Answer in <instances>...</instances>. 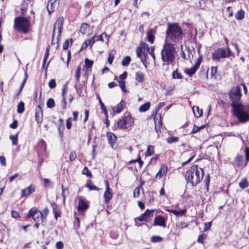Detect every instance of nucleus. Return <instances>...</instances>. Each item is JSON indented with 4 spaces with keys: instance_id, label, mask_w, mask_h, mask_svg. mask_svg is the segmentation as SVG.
<instances>
[{
    "instance_id": "f257e3e1",
    "label": "nucleus",
    "mask_w": 249,
    "mask_h": 249,
    "mask_svg": "<svg viewBox=\"0 0 249 249\" xmlns=\"http://www.w3.org/2000/svg\"><path fill=\"white\" fill-rule=\"evenodd\" d=\"M241 90V87L237 86L231 89L229 96L232 102L233 115L240 122L245 123L249 121V106H244L239 102L242 95Z\"/></svg>"
},
{
    "instance_id": "f03ea898",
    "label": "nucleus",
    "mask_w": 249,
    "mask_h": 249,
    "mask_svg": "<svg viewBox=\"0 0 249 249\" xmlns=\"http://www.w3.org/2000/svg\"><path fill=\"white\" fill-rule=\"evenodd\" d=\"M165 43L174 44L180 41L182 38L183 32L181 28L176 23H168L166 31Z\"/></svg>"
},
{
    "instance_id": "7ed1b4c3",
    "label": "nucleus",
    "mask_w": 249,
    "mask_h": 249,
    "mask_svg": "<svg viewBox=\"0 0 249 249\" xmlns=\"http://www.w3.org/2000/svg\"><path fill=\"white\" fill-rule=\"evenodd\" d=\"M203 176V169L194 165L186 171L185 177L188 183H190L192 186H195L200 182Z\"/></svg>"
},
{
    "instance_id": "20e7f679",
    "label": "nucleus",
    "mask_w": 249,
    "mask_h": 249,
    "mask_svg": "<svg viewBox=\"0 0 249 249\" xmlns=\"http://www.w3.org/2000/svg\"><path fill=\"white\" fill-rule=\"evenodd\" d=\"M176 48L174 44L165 43L161 52V59L167 65L172 64L175 58Z\"/></svg>"
},
{
    "instance_id": "39448f33",
    "label": "nucleus",
    "mask_w": 249,
    "mask_h": 249,
    "mask_svg": "<svg viewBox=\"0 0 249 249\" xmlns=\"http://www.w3.org/2000/svg\"><path fill=\"white\" fill-rule=\"evenodd\" d=\"M15 28L23 33H27L30 27L29 20L24 17H17L14 20Z\"/></svg>"
},
{
    "instance_id": "423d86ee",
    "label": "nucleus",
    "mask_w": 249,
    "mask_h": 249,
    "mask_svg": "<svg viewBox=\"0 0 249 249\" xmlns=\"http://www.w3.org/2000/svg\"><path fill=\"white\" fill-rule=\"evenodd\" d=\"M27 216L32 217L36 222H38L40 220L43 222L46 219V215H44L41 212L38 211L36 208H32Z\"/></svg>"
},
{
    "instance_id": "0eeeda50",
    "label": "nucleus",
    "mask_w": 249,
    "mask_h": 249,
    "mask_svg": "<svg viewBox=\"0 0 249 249\" xmlns=\"http://www.w3.org/2000/svg\"><path fill=\"white\" fill-rule=\"evenodd\" d=\"M133 119L130 115L124 116L117 121V126L121 129H127L133 123Z\"/></svg>"
},
{
    "instance_id": "6e6552de",
    "label": "nucleus",
    "mask_w": 249,
    "mask_h": 249,
    "mask_svg": "<svg viewBox=\"0 0 249 249\" xmlns=\"http://www.w3.org/2000/svg\"><path fill=\"white\" fill-rule=\"evenodd\" d=\"M226 50L224 48H218L213 53L212 58L213 60L219 61L221 58L226 57Z\"/></svg>"
},
{
    "instance_id": "1a4fd4ad",
    "label": "nucleus",
    "mask_w": 249,
    "mask_h": 249,
    "mask_svg": "<svg viewBox=\"0 0 249 249\" xmlns=\"http://www.w3.org/2000/svg\"><path fill=\"white\" fill-rule=\"evenodd\" d=\"M154 212L153 210H150L147 209L143 213L136 218V220H138L139 221L148 222L150 218L153 217Z\"/></svg>"
},
{
    "instance_id": "9d476101",
    "label": "nucleus",
    "mask_w": 249,
    "mask_h": 249,
    "mask_svg": "<svg viewBox=\"0 0 249 249\" xmlns=\"http://www.w3.org/2000/svg\"><path fill=\"white\" fill-rule=\"evenodd\" d=\"M63 21L64 18L63 17H60L57 18L53 26V37L54 36V32L56 30H58V37L60 36L62 32V27Z\"/></svg>"
},
{
    "instance_id": "9b49d317",
    "label": "nucleus",
    "mask_w": 249,
    "mask_h": 249,
    "mask_svg": "<svg viewBox=\"0 0 249 249\" xmlns=\"http://www.w3.org/2000/svg\"><path fill=\"white\" fill-rule=\"evenodd\" d=\"M105 183L106 185V191L104 194V198L105 202L108 203L112 197V193L111 192V189L109 187L108 181L106 180Z\"/></svg>"
},
{
    "instance_id": "f8f14e48",
    "label": "nucleus",
    "mask_w": 249,
    "mask_h": 249,
    "mask_svg": "<svg viewBox=\"0 0 249 249\" xmlns=\"http://www.w3.org/2000/svg\"><path fill=\"white\" fill-rule=\"evenodd\" d=\"M200 59L201 58L198 59L195 65L190 69H186L184 71L185 73L188 75L190 77L192 76L194 74H195L196 70L199 67L201 63Z\"/></svg>"
},
{
    "instance_id": "ddd939ff",
    "label": "nucleus",
    "mask_w": 249,
    "mask_h": 249,
    "mask_svg": "<svg viewBox=\"0 0 249 249\" xmlns=\"http://www.w3.org/2000/svg\"><path fill=\"white\" fill-rule=\"evenodd\" d=\"M153 225L154 226H159L165 228L166 226L165 218L161 215L156 216L154 218Z\"/></svg>"
},
{
    "instance_id": "4468645a",
    "label": "nucleus",
    "mask_w": 249,
    "mask_h": 249,
    "mask_svg": "<svg viewBox=\"0 0 249 249\" xmlns=\"http://www.w3.org/2000/svg\"><path fill=\"white\" fill-rule=\"evenodd\" d=\"M125 106V102L122 100L119 104L117 105L115 107H111V110L110 113L112 116H114L116 113H120L123 109L124 107Z\"/></svg>"
},
{
    "instance_id": "2eb2a0df",
    "label": "nucleus",
    "mask_w": 249,
    "mask_h": 249,
    "mask_svg": "<svg viewBox=\"0 0 249 249\" xmlns=\"http://www.w3.org/2000/svg\"><path fill=\"white\" fill-rule=\"evenodd\" d=\"M36 120L38 124H40L43 120V111L40 105L36 108Z\"/></svg>"
},
{
    "instance_id": "dca6fc26",
    "label": "nucleus",
    "mask_w": 249,
    "mask_h": 249,
    "mask_svg": "<svg viewBox=\"0 0 249 249\" xmlns=\"http://www.w3.org/2000/svg\"><path fill=\"white\" fill-rule=\"evenodd\" d=\"M80 32L83 35H90L92 32V28L86 23H83L80 28Z\"/></svg>"
},
{
    "instance_id": "f3484780",
    "label": "nucleus",
    "mask_w": 249,
    "mask_h": 249,
    "mask_svg": "<svg viewBox=\"0 0 249 249\" xmlns=\"http://www.w3.org/2000/svg\"><path fill=\"white\" fill-rule=\"evenodd\" d=\"M93 64V61L92 60H90L87 58L85 59V64L83 67V70L85 71L84 76H86L87 73L90 71Z\"/></svg>"
},
{
    "instance_id": "a211bd4d",
    "label": "nucleus",
    "mask_w": 249,
    "mask_h": 249,
    "mask_svg": "<svg viewBox=\"0 0 249 249\" xmlns=\"http://www.w3.org/2000/svg\"><path fill=\"white\" fill-rule=\"evenodd\" d=\"M35 190V187L31 185L28 186L27 188H25L21 191V197H25L27 196L32 193H33Z\"/></svg>"
},
{
    "instance_id": "6ab92c4d",
    "label": "nucleus",
    "mask_w": 249,
    "mask_h": 249,
    "mask_svg": "<svg viewBox=\"0 0 249 249\" xmlns=\"http://www.w3.org/2000/svg\"><path fill=\"white\" fill-rule=\"evenodd\" d=\"M142 48H143L144 50H145L146 49H148L147 44L143 43L141 44V46L137 47L136 51L137 55L138 57H141V56L143 54V52H144L142 51Z\"/></svg>"
},
{
    "instance_id": "aec40b11",
    "label": "nucleus",
    "mask_w": 249,
    "mask_h": 249,
    "mask_svg": "<svg viewBox=\"0 0 249 249\" xmlns=\"http://www.w3.org/2000/svg\"><path fill=\"white\" fill-rule=\"evenodd\" d=\"M107 135L109 143L112 147H113L115 141L117 140L116 136L113 133L111 132H107Z\"/></svg>"
},
{
    "instance_id": "412c9836",
    "label": "nucleus",
    "mask_w": 249,
    "mask_h": 249,
    "mask_svg": "<svg viewBox=\"0 0 249 249\" xmlns=\"http://www.w3.org/2000/svg\"><path fill=\"white\" fill-rule=\"evenodd\" d=\"M88 208V204L82 199H80L78 201V210L79 211H82Z\"/></svg>"
},
{
    "instance_id": "4be33fe9",
    "label": "nucleus",
    "mask_w": 249,
    "mask_h": 249,
    "mask_svg": "<svg viewBox=\"0 0 249 249\" xmlns=\"http://www.w3.org/2000/svg\"><path fill=\"white\" fill-rule=\"evenodd\" d=\"M29 0H23L21 4L20 10L22 15H24L26 12L27 8L29 3Z\"/></svg>"
},
{
    "instance_id": "5701e85b",
    "label": "nucleus",
    "mask_w": 249,
    "mask_h": 249,
    "mask_svg": "<svg viewBox=\"0 0 249 249\" xmlns=\"http://www.w3.org/2000/svg\"><path fill=\"white\" fill-rule=\"evenodd\" d=\"M162 125L161 117L159 119H155V128L157 133L161 131V128Z\"/></svg>"
},
{
    "instance_id": "b1692460",
    "label": "nucleus",
    "mask_w": 249,
    "mask_h": 249,
    "mask_svg": "<svg viewBox=\"0 0 249 249\" xmlns=\"http://www.w3.org/2000/svg\"><path fill=\"white\" fill-rule=\"evenodd\" d=\"M243 157L242 155H238L235 159L233 161V164L237 167H240L243 162Z\"/></svg>"
},
{
    "instance_id": "393cba45",
    "label": "nucleus",
    "mask_w": 249,
    "mask_h": 249,
    "mask_svg": "<svg viewBox=\"0 0 249 249\" xmlns=\"http://www.w3.org/2000/svg\"><path fill=\"white\" fill-rule=\"evenodd\" d=\"M144 80V74L142 71H137L135 73V80L139 83H142Z\"/></svg>"
},
{
    "instance_id": "a878e982",
    "label": "nucleus",
    "mask_w": 249,
    "mask_h": 249,
    "mask_svg": "<svg viewBox=\"0 0 249 249\" xmlns=\"http://www.w3.org/2000/svg\"><path fill=\"white\" fill-rule=\"evenodd\" d=\"M167 211L169 212V213H173L177 216H183L185 214L186 212V209H182L181 210L178 211H176L175 210L171 209L168 210Z\"/></svg>"
},
{
    "instance_id": "bb28decb",
    "label": "nucleus",
    "mask_w": 249,
    "mask_h": 249,
    "mask_svg": "<svg viewBox=\"0 0 249 249\" xmlns=\"http://www.w3.org/2000/svg\"><path fill=\"white\" fill-rule=\"evenodd\" d=\"M64 124L63 122V120L62 118H60L58 121V125L57 126V129L59 131V133L61 136H62L63 130H64Z\"/></svg>"
},
{
    "instance_id": "cd10ccee",
    "label": "nucleus",
    "mask_w": 249,
    "mask_h": 249,
    "mask_svg": "<svg viewBox=\"0 0 249 249\" xmlns=\"http://www.w3.org/2000/svg\"><path fill=\"white\" fill-rule=\"evenodd\" d=\"M86 187L88 188L89 189L91 190H95V191H99L100 189L97 187H96L95 185L93 184L92 181L90 180H88L87 181V183L86 185Z\"/></svg>"
},
{
    "instance_id": "c85d7f7f",
    "label": "nucleus",
    "mask_w": 249,
    "mask_h": 249,
    "mask_svg": "<svg viewBox=\"0 0 249 249\" xmlns=\"http://www.w3.org/2000/svg\"><path fill=\"white\" fill-rule=\"evenodd\" d=\"M192 109L196 117L199 118L202 115V110L199 109L198 107H194Z\"/></svg>"
},
{
    "instance_id": "c756f323",
    "label": "nucleus",
    "mask_w": 249,
    "mask_h": 249,
    "mask_svg": "<svg viewBox=\"0 0 249 249\" xmlns=\"http://www.w3.org/2000/svg\"><path fill=\"white\" fill-rule=\"evenodd\" d=\"M150 103L149 102H146L142 105L139 108V111L141 112H143L147 110L150 107Z\"/></svg>"
},
{
    "instance_id": "7c9ffc66",
    "label": "nucleus",
    "mask_w": 249,
    "mask_h": 249,
    "mask_svg": "<svg viewBox=\"0 0 249 249\" xmlns=\"http://www.w3.org/2000/svg\"><path fill=\"white\" fill-rule=\"evenodd\" d=\"M240 188L244 189L249 186V182L246 178H243L239 183Z\"/></svg>"
},
{
    "instance_id": "2f4dec72",
    "label": "nucleus",
    "mask_w": 249,
    "mask_h": 249,
    "mask_svg": "<svg viewBox=\"0 0 249 249\" xmlns=\"http://www.w3.org/2000/svg\"><path fill=\"white\" fill-rule=\"evenodd\" d=\"M235 18L238 20L242 19L245 17V12L243 10H240L235 14Z\"/></svg>"
},
{
    "instance_id": "473e14b6",
    "label": "nucleus",
    "mask_w": 249,
    "mask_h": 249,
    "mask_svg": "<svg viewBox=\"0 0 249 249\" xmlns=\"http://www.w3.org/2000/svg\"><path fill=\"white\" fill-rule=\"evenodd\" d=\"M65 92H66V89L64 87V88L62 89V96H63V100L62 101V103H61L62 108L63 110L65 109L66 108V98L65 97Z\"/></svg>"
},
{
    "instance_id": "72a5a7b5",
    "label": "nucleus",
    "mask_w": 249,
    "mask_h": 249,
    "mask_svg": "<svg viewBox=\"0 0 249 249\" xmlns=\"http://www.w3.org/2000/svg\"><path fill=\"white\" fill-rule=\"evenodd\" d=\"M147 40L151 43H153L154 40V35L152 30H149L147 33Z\"/></svg>"
},
{
    "instance_id": "f704fd0d",
    "label": "nucleus",
    "mask_w": 249,
    "mask_h": 249,
    "mask_svg": "<svg viewBox=\"0 0 249 249\" xmlns=\"http://www.w3.org/2000/svg\"><path fill=\"white\" fill-rule=\"evenodd\" d=\"M24 111V103L21 101L20 102L18 105V107H17V112L18 113H22Z\"/></svg>"
},
{
    "instance_id": "c9c22d12",
    "label": "nucleus",
    "mask_w": 249,
    "mask_h": 249,
    "mask_svg": "<svg viewBox=\"0 0 249 249\" xmlns=\"http://www.w3.org/2000/svg\"><path fill=\"white\" fill-rule=\"evenodd\" d=\"M130 61H131L130 57L129 56H126L123 58V59L122 61V65L123 66H127L129 65Z\"/></svg>"
},
{
    "instance_id": "e433bc0d",
    "label": "nucleus",
    "mask_w": 249,
    "mask_h": 249,
    "mask_svg": "<svg viewBox=\"0 0 249 249\" xmlns=\"http://www.w3.org/2000/svg\"><path fill=\"white\" fill-rule=\"evenodd\" d=\"M18 133L15 135H11L10 139L12 141L13 145H16L18 144Z\"/></svg>"
},
{
    "instance_id": "4c0bfd02",
    "label": "nucleus",
    "mask_w": 249,
    "mask_h": 249,
    "mask_svg": "<svg viewBox=\"0 0 249 249\" xmlns=\"http://www.w3.org/2000/svg\"><path fill=\"white\" fill-rule=\"evenodd\" d=\"M143 190V188L141 185L136 187L133 191L134 197H138L140 194V190Z\"/></svg>"
},
{
    "instance_id": "58836bf2",
    "label": "nucleus",
    "mask_w": 249,
    "mask_h": 249,
    "mask_svg": "<svg viewBox=\"0 0 249 249\" xmlns=\"http://www.w3.org/2000/svg\"><path fill=\"white\" fill-rule=\"evenodd\" d=\"M47 107L48 108H53L55 106V102L53 98H49L46 103Z\"/></svg>"
},
{
    "instance_id": "ea45409f",
    "label": "nucleus",
    "mask_w": 249,
    "mask_h": 249,
    "mask_svg": "<svg viewBox=\"0 0 249 249\" xmlns=\"http://www.w3.org/2000/svg\"><path fill=\"white\" fill-rule=\"evenodd\" d=\"M154 153V147L152 146H148L145 153V156H150Z\"/></svg>"
},
{
    "instance_id": "a19ab883",
    "label": "nucleus",
    "mask_w": 249,
    "mask_h": 249,
    "mask_svg": "<svg viewBox=\"0 0 249 249\" xmlns=\"http://www.w3.org/2000/svg\"><path fill=\"white\" fill-rule=\"evenodd\" d=\"M62 195L63 198V202L65 203L66 196L68 194V191L67 190V188H64V186L63 185H62Z\"/></svg>"
},
{
    "instance_id": "79ce46f5",
    "label": "nucleus",
    "mask_w": 249,
    "mask_h": 249,
    "mask_svg": "<svg viewBox=\"0 0 249 249\" xmlns=\"http://www.w3.org/2000/svg\"><path fill=\"white\" fill-rule=\"evenodd\" d=\"M162 240V238L159 236H153L151 238V241L153 243L160 242Z\"/></svg>"
},
{
    "instance_id": "37998d69",
    "label": "nucleus",
    "mask_w": 249,
    "mask_h": 249,
    "mask_svg": "<svg viewBox=\"0 0 249 249\" xmlns=\"http://www.w3.org/2000/svg\"><path fill=\"white\" fill-rule=\"evenodd\" d=\"M81 68L80 66H78L76 69V71H75V78L76 80V82H78L80 79V71H81Z\"/></svg>"
},
{
    "instance_id": "c03bdc74",
    "label": "nucleus",
    "mask_w": 249,
    "mask_h": 249,
    "mask_svg": "<svg viewBox=\"0 0 249 249\" xmlns=\"http://www.w3.org/2000/svg\"><path fill=\"white\" fill-rule=\"evenodd\" d=\"M82 174L86 175L87 177H91L92 175L89 169L87 167H85L82 170Z\"/></svg>"
},
{
    "instance_id": "a18cd8bd",
    "label": "nucleus",
    "mask_w": 249,
    "mask_h": 249,
    "mask_svg": "<svg viewBox=\"0 0 249 249\" xmlns=\"http://www.w3.org/2000/svg\"><path fill=\"white\" fill-rule=\"evenodd\" d=\"M207 235L205 234H202L199 235L197 239V242L200 243H203L205 239L206 238Z\"/></svg>"
},
{
    "instance_id": "49530a36",
    "label": "nucleus",
    "mask_w": 249,
    "mask_h": 249,
    "mask_svg": "<svg viewBox=\"0 0 249 249\" xmlns=\"http://www.w3.org/2000/svg\"><path fill=\"white\" fill-rule=\"evenodd\" d=\"M119 86L122 90L124 92H126L127 90L125 89V82L123 80L119 81Z\"/></svg>"
},
{
    "instance_id": "de8ad7c7",
    "label": "nucleus",
    "mask_w": 249,
    "mask_h": 249,
    "mask_svg": "<svg viewBox=\"0 0 249 249\" xmlns=\"http://www.w3.org/2000/svg\"><path fill=\"white\" fill-rule=\"evenodd\" d=\"M178 140V138L174 136L169 137L167 138V142L170 143L174 142H176Z\"/></svg>"
},
{
    "instance_id": "09e8293b",
    "label": "nucleus",
    "mask_w": 249,
    "mask_h": 249,
    "mask_svg": "<svg viewBox=\"0 0 249 249\" xmlns=\"http://www.w3.org/2000/svg\"><path fill=\"white\" fill-rule=\"evenodd\" d=\"M210 180V178L209 175H208L207 176H206L205 177V180H204V182L205 183V186H206V189L207 191H208V189H209Z\"/></svg>"
},
{
    "instance_id": "8fccbe9b",
    "label": "nucleus",
    "mask_w": 249,
    "mask_h": 249,
    "mask_svg": "<svg viewBox=\"0 0 249 249\" xmlns=\"http://www.w3.org/2000/svg\"><path fill=\"white\" fill-rule=\"evenodd\" d=\"M245 155H246V163L245 164V166L248 164V162L249 161V147H247L245 148Z\"/></svg>"
},
{
    "instance_id": "3c124183",
    "label": "nucleus",
    "mask_w": 249,
    "mask_h": 249,
    "mask_svg": "<svg viewBox=\"0 0 249 249\" xmlns=\"http://www.w3.org/2000/svg\"><path fill=\"white\" fill-rule=\"evenodd\" d=\"M159 172H160L162 175H165L167 172V167L165 165H162Z\"/></svg>"
},
{
    "instance_id": "603ef678",
    "label": "nucleus",
    "mask_w": 249,
    "mask_h": 249,
    "mask_svg": "<svg viewBox=\"0 0 249 249\" xmlns=\"http://www.w3.org/2000/svg\"><path fill=\"white\" fill-rule=\"evenodd\" d=\"M173 78L174 79H181L182 76L181 74L178 73L177 71H174L172 73Z\"/></svg>"
},
{
    "instance_id": "864d4df0",
    "label": "nucleus",
    "mask_w": 249,
    "mask_h": 249,
    "mask_svg": "<svg viewBox=\"0 0 249 249\" xmlns=\"http://www.w3.org/2000/svg\"><path fill=\"white\" fill-rule=\"evenodd\" d=\"M49 87L50 89H53L56 86V83L55 80L54 79H51L49 83H48Z\"/></svg>"
},
{
    "instance_id": "5fc2aeb1",
    "label": "nucleus",
    "mask_w": 249,
    "mask_h": 249,
    "mask_svg": "<svg viewBox=\"0 0 249 249\" xmlns=\"http://www.w3.org/2000/svg\"><path fill=\"white\" fill-rule=\"evenodd\" d=\"M76 152L72 151L70 153L69 159L71 161H73L76 159Z\"/></svg>"
},
{
    "instance_id": "6e6d98bb",
    "label": "nucleus",
    "mask_w": 249,
    "mask_h": 249,
    "mask_svg": "<svg viewBox=\"0 0 249 249\" xmlns=\"http://www.w3.org/2000/svg\"><path fill=\"white\" fill-rule=\"evenodd\" d=\"M72 121V118L71 117H69L67 121H66V127L67 129H71V122Z\"/></svg>"
},
{
    "instance_id": "4d7b16f0",
    "label": "nucleus",
    "mask_w": 249,
    "mask_h": 249,
    "mask_svg": "<svg viewBox=\"0 0 249 249\" xmlns=\"http://www.w3.org/2000/svg\"><path fill=\"white\" fill-rule=\"evenodd\" d=\"M114 58V54L110 53L108 55V59H107L108 63L110 64H111L112 63V61L113 60Z\"/></svg>"
},
{
    "instance_id": "13d9d810",
    "label": "nucleus",
    "mask_w": 249,
    "mask_h": 249,
    "mask_svg": "<svg viewBox=\"0 0 249 249\" xmlns=\"http://www.w3.org/2000/svg\"><path fill=\"white\" fill-rule=\"evenodd\" d=\"M44 185L45 187H51V181L49 179L44 178Z\"/></svg>"
},
{
    "instance_id": "bf43d9fd",
    "label": "nucleus",
    "mask_w": 249,
    "mask_h": 249,
    "mask_svg": "<svg viewBox=\"0 0 249 249\" xmlns=\"http://www.w3.org/2000/svg\"><path fill=\"white\" fill-rule=\"evenodd\" d=\"M74 227H77V228H79L80 226V220L79 218L76 217L74 221L73 222Z\"/></svg>"
},
{
    "instance_id": "052dcab7",
    "label": "nucleus",
    "mask_w": 249,
    "mask_h": 249,
    "mask_svg": "<svg viewBox=\"0 0 249 249\" xmlns=\"http://www.w3.org/2000/svg\"><path fill=\"white\" fill-rule=\"evenodd\" d=\"M63 243L61 241L56 242L55 246L57 249H62L63 247Z\"/></svg>"
},
{
    "instance_id": "680f3d73",
    "label": "nucleus",
    "mask_w": 249,
    "mask_h": 249,
    "mask_svg": "<svg viewBox=\"0 0 249 249\" xmlns=\"http://www.w3.org/2000/svg\"><path fill=\"white\" fill-rule=\"evenodd\" d=\"M165 105L164 102L159 103L156 107L155 110L156 112L158 111L162 107Z\"/></svg>"
},
{
    "instance_id": "e2e57ef3",
    "label": "nucleus",
    "mask_w": 249,
    "mask_h": 249,
    "mask_svg": "<svg viewBox=\"0 0 249 249\" xmlns=\"http://www.w3.org/2000/svg\"><path fill=\"white\" fill-rule=\"evenodd\" d=\"M0 163L3 166L6 165V159L3 156H0Z\"/></svg>"
},
{
    "instance_id": "0e129e2a",
    "label": "nucleus",
    "mask_w": 249,
    "mask_h": 249,
    "mask_svg": "<svg viewBox=\"0 0 249 249\" xmlns=\"http://www.w3.org/2000/svg\"><path fill=\"white\" fill-rule=\"evenodd\" d=\"M95 38H96V36H93L92 37H91L90 39H88L87 42H88V43L90 44V45L92 46L93 44V43L95 41H96Z\"/></svg>"
},
{
    "instance_id": "69168bd1",
    "label": "nucleus",
    "mask_w": 249,
    "mask_h": 249,
    "mask_svg": "<svg viewBox=\"0 0 249 249\" xmlns=\"http://www.w3.org/2000/svg\"><path fill=\"white\" fill-rule=\"evenodd\" d=\"M147 57V53L146 52H143V54L140 57L142 61H146V58Z\"/></svg>"
},
{
    "instance_id": "338daca9",
    "label": "nucleus",
    "mask_w": 249,
    "mask_h": 249,
    "mask_svg": "<svg viewBox=\"0 0 249 249\" xmlns=\"http://www.w3.org/2000/svg\"><path fill=\"white\" fill-rule=\"evenodd\" d=\"M18 124V121L17 120H15L13 122V123L10 124V127L13 129H15L17 127Z\"/></svg>"
},
{
    "instance_id": "774afa93",
    "label": "nucleus",
    "mask_w": 249,
    "mask_h": 249,
    "mask_svg": "<svg viewBox=\"0 0 249 249\" xmlns=\"http://www.w3.org/2000/svg\"><path fill=\"white\" fill-rule=\"evenodd\" d=\"M200 129V128L198 126H197L196 125H194L192 131V134H195L196 132H197Z\"/></svg>"
}]
</instances>
